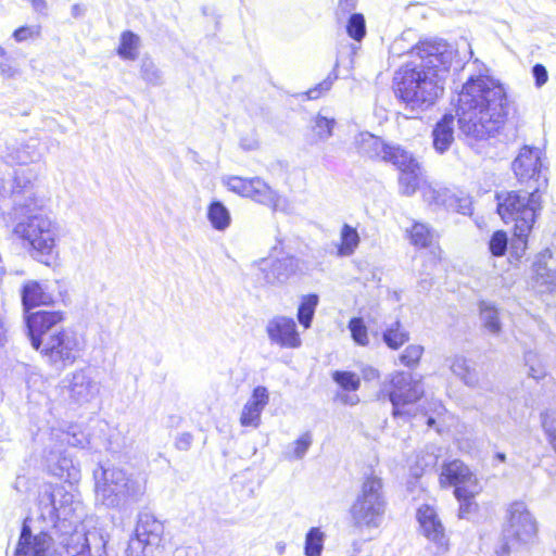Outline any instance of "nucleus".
Returning <instances> with one entry per match:
<instances>
[{
    "mask_svg": "<svg viewBox=\"0 0 556 556\" xmlns=\"http://www.w3.org/2000/svg\"><path fill=\"white\" fill-rule=\"evenodd\" d=\"M478 74H471L458 93L456 117L459 136L468 144L494 137L508 116V99L504 86L483 72L486 67L476 60Z\"/></svg>",
    "mask_w": 556,
    "mask_h": 556,
    "instance_id": "obj_1",
    "label": "nucleus"
},
{
    "mask_svg": "<svg viewBox=\"0 0 556 556\" xmlns=\"http://www.w3.org/2000/svg\"><path fill=\"white\" fill-rule=\"evenodd\" d=\"M419 64H406L394 77L395 93L412 109L425 111L443 93L454 49L445 41H422L415 48Z\"/></svg>",
    "mask_w": 556,
    "mask_h": 556,
    "instance_id": "obj_2",
    "label": "nucleus"
},
{
    "mask_svg": "<svg viewBox=\"0 0 556 556\" xmlns=\"http://www.w3.org/2000/svg\"><path fill=\"white\" fill-rule=\"evenodd\" d=\"M12 235L34 261L46 266L58 261L62 227L49 215L25 216L14 225Z\"/></svg>",
    "mask_w": 556,
    "mask_h": 556,
    "instance_id": "obj_3",
    "label": "nucleus"
},
{
    "mask_svg": "<svg viewBox=\"0 0 556 556\" xmlns=\"http://www.w3.org/2000/svg\"><path fill=\"white\" fill-rule=\"evenodd\" d=\"M497 213L507 223H514V239L511 250L521 257L528 244L536 216L542 210V200L538 187L531 191H509L497 195Z\"/></svg>",
    "mask_w": 556,
    "mask_h": 556,
    "instance_id": "obj_4",
    "label": "nucleus"
},
{
    "mask_svg": "<svg viewBox=\"0 0 556 556\" xmlns=\"http://www.w3.org/2000/svg\"><path fill=\"white\" fill-rule=\"evenodd\" d=\"M96 498L106 507H118L126 501L138 502L147 490V478L141 473L127 475L116 467L99 465L93 470Z\"/></svg>",
    "mask_w": 556,
    "mask_h": 556,
    "instance_id": "obj_5",
    "label": "nucleus"
},
{
    "mask_svg": "<svg viewBox=\"0 0 556 556\" xmlns=\"http://www.w3.org/2000/svg\"><path fill=\"white\" fill-rule=\"evenodd\" d=\"M425 388L420 376L395 370L383 379L377 394L379 401H389L392 416L409 420L415 414L413 406L424 396Z\"/></svg>",
    "mask_w": 556,
    "mask_h": 556,
    "instance_id": "obj_6",
    "label": "nucleus"
},
{
    "mask_svg": "<svg viewBox=\"0 0 556 556\" xmlns=\"http://www.w3.org/2000/svg\"><path fill=\"white\" fill-rule=\"evenodd\" d=\"M386 509L382 479L374 473L365 476L361 492L350 508L354 526L367 529L380 527Z\"/></svg>",
    "mask_w": 556,
    "mask_h": 556,
    "instance_id": "obj_7",
    "label": "nucleus"
},
{
    "mask_svg": "<svg viewBox=\"0 0 556 556\" xmlns=\"http://www.w3.org/2000/svg\"><path fill=\"white\" fill-rule=\"evenodd\" d=\"M538 536V522L526 503L516 501L506 509L503 527V544L496 552L498 556H508L510 549L534 543Z\"/></svg>",
    "mask_w": 556,
    "mask_h": 556,
    "instance_id": "obj_8",
    "label": "nucleus"
},
{
    "mask_svg": "<svg viewBox=\"0 0 556 556\" xmlns=\"http://www.w3.org/2000/svg\"><path fill=\"white\" fill-rule=\"evenodd\" d=\"M45 362L54 370L62 372L74 365L84 353L85 341L77 332L60 328L58 332L46 338L42 345L35 348Z\"/></svg>",
    "mask_w": 556,
    "mask_h": 556,
    "instance_id": "obj_9",
    "label": "nucleus"
},
{
    "mask_svg": "<svg viewBox=\"0 0 556 556\" xmlns=\"http://www.w3.org/2000/svg\"><path fill=\"white\" fill-rule=\"evenodd\" d=\"M164 534L163 522L148 511L138 515L135 535L130 538L125 556H154Z\"/></svg>",
    "mask_w": 556,
    "mask_h": 556,
    "instance_id": "obj_10",
    "label": "nucleus"
},
{
    "mask_svg": "<svg viewBox=\"0 0 556 556\" xmlns=\"http://www.w3.org/2000/svg\"><path fill=\"white\" fill-rule=\"evenodd\" d=\"M106 539L98 529H75L71 533H62L59 544L60 556H106Z\"/></svg>",
    "mask_w": 556,
    "mask_h": 556,
    "instance_id": "obj_11",
    "label": "nucleus"
},
{
    "mask_svg": "<svg viewBox=\"0 0 556 556\" xmlns=\"http://www.w3.org/2000/svg\"><path fill=\"white\" fill-rule=\"evenodd\" d=\"M544 153L538 147L523 146L511 163V168L517 180L527 184L531 189L547 184V178L542 176Z\"/></svg>",
    "mask_w": 556,
    "mask_h": 556,
    "instance_id": "obj_12",
    "label": "nucleus"
},
{
    "mask_svg": "<svg viewBox=\"0 0 556 556\" xmlns=\"http://www.w3.org/2000/svg\"><path fill=\"white\" fill-rule=\"evenodd\" d=\"M8 200L15 214L27 216L36 215L35 212L45 205L43 199L37 195L34 182L24 169L15 172Z\"/></svg>",
    "mask_w": 556,
    "mask_h": 556,
    "instance_id": "obj_13",
    "label": "nucleus"
},
{
    "mask_svg": "<svg viewBox=\"0 0 556 556\" xmlns=\"http://www.w3.org/2000/svg\"><path fill=\"white\" fill-rule=\"evenodd\" d=\"M63 393L76 404L92 401L100 391L98 382L92 378L89 368H79L67 374L61 381Z\"/></svg>",
    "mask_w": 556,
    "mask_h": 556,
    "instance_id": "obj_14",
    "label": "nucleus"
},
{
    "mask_svg": "<svg viewBox=\"0 0 556 556\" xmlns=\"http://www.w3.org/2000/svg\"><path fill=\"white\" fill-rule=\"evenodd\" d=\"M63 319V313L60 311H38L28 313L25 316V323L31 346L34 349L41 346L46 338L60 330L61 327H59V324H61Z\"/></svg>",
    "mask_w": 556,
    "mask_h": 556,
    "instance_id": "obj_15",
    "label": "nucleus"
},
{
    "mask_svg": "<svg viewBox=\"0 0 556 556\" xmlns=\"http://www.w3.org/2000/svg\"><path fill=\"white\" fill-rule=\"evenodd\" d=\"M43 458L51 475L73 483L80 478V469L66 448L45 441Z\"/></svg>",
    "mask_w": 556,
    "mask_h": 556,
    "instance_id": "obj_16",
    "label": "nucleus"
},
{
    "mask_svg": "<svg viewBox=\"0 0 556 556\" xmlns=\"http://www.w3.org/2000/svg\"><path fill=\"white\" fill-rule=\"evenodd\" d=\"M266 333L270 343L281 349H298L302 344L296 323L292 317H273L266 325Z\"/></svg>",
    "mask_w": 556,
    "mask_h": 556,
    "instance_id": "obj_17",
    "label": "nucleus"
},
{
    "mask_svg": "<svg viewBox=\"0 0 556 556\" xmlns=\"http://www.w3.org/2000/svg\"><path fill=\"white\" fill-rule=\"evenodd\" d=\"M22 556H55L52 538L45 531L33 534L27 519L24 520L16 549Z\"/></svg>",
    "mask_w": 556,
    "mask_h": 556,
    "instance_id": "obj_18",
    "label": "nucleus"
},
{
    "mask_svg": "<svg viewBox=\"0 0 556 556\" xmlns=\"http://www.w3.org/2000/svg\"><path fill=\"white\" fill-rule=\"evenodd\" d=\"M440 481L442 484L454 485L456 497L467 496L469 493H477L476 478L469 468L460 460H453L446 464L441 472Z\"/></svg>",
    "mask_w": 556,
    "mask_h": 556,
    "instance_id": "obj_19",
    "label": "nucleus"
},
{
    "mask_svg": "<svg viewBox=\"0 0 556 556\" xmlns=\"http://www.w3.org/2000/svg\"><path fill=\"white\" fill-rule=\"evenodd\" d=\"M417 519L424 535L439 548L446 551L448 547V539L435 509L429 505L421 506L417 511Z\"/></svg>",
    "mask_w": 556,
    "mask_h": 556,
    "instance_id": "obj_20",
    "label": "nucleus"
},
{
    "mask_svg": "<svg viewBox=\"0 0 556 556\" xmlns=\"http://www.w3.org/2000/svg\"><path fill=\"white\" fill-rule=\"evenodd\" d=\"M261 270L264 273V279L269 285H283L299 270V260L287 255L276 258L270 263L262 260Z\"/></svg>",
    "mask_w": 556,
    "mask_h": 556,
    "instance_id": "obj_21",
    "label": "nucleus"
},
{
    "mask_svg": "<svg viewBox=\"0 0 556 556\" xmlns=\"http://www.w3.org/2000/svg\"><path fill=\"white\" fill-rule=\"evenodd\" d=\"M269 402V394L265 387L254 388L251 399L244 404L240 424L242 427L257 428L261 424V415Z\"/></svg>",
    "mask_w": 556,
    "mask_h": 556,
    "instance_id": "obj_22",
    "label": "nucleus"
},
{
    "mask_svg": "<svg viewBox=\"0 0 556 556\" xmlns=\"http://www.w3.org/2000/svg\"><path fill=\"white\" fill-rule=\"evenodd\" d=\"M55 494L56 509L60 515L61 528H65V522L70 525L78 521L83 516V505L80 501L75 500L74 494L67 492L62 486L53 489Z\"/></svg>",
    "mask_w": 556,
    "mask_h": 556,
    "instance_id": "obj_23",
    "label": "nucleus"
},
{
    "mask_svg": "<svg viewBox=\"0 0 556 556\" xmlns=\"http://www.w3.org/2000/svg\"><path fill=\"white\" fill-rule=\"evenodd\" d=\"M40 157V152L36 143L11 141L5 146V151L1 159L9 165H26L36 162Z\"/></svg>",
    "mask_w": 556,
    "mask_h": 556,
    "instance_id": "obj_24",
    "label": "nucleus"
},
{
    "mask_svg": "<svg viewBox=\"0 0 556 556\" xmlns=\"http://www.w3.org/2000/svg\"><path fill=\"white\" fill-rule=\"evenodd\" d=\"M454 115L444 114L433 127L432 143L434 150L440 154L445 153L454 142Z\"/></svg>",
    "mask_w": 556,
    "mask_h": 556,
    "instance_id": "obj_25",
    "label": "nucleus"
},
{
    "mask_svg": "<svg viewBox=\"0 0 556 556\" xmlns=\"http://www.w3.org/2000/svg\"><path fill=\"white\" fill-rule=\"evenodd\" d=\"M53 302V298L48 293L41 283L35 280L27 281L22 289V303L25 311H29L36 306L49 305Z\"/></svg>",
    "mask_w": 556,
    "mask_h": 556,
    "instance_id": "obj_26",
    "label": "nucleus"
},
{
    "mask_svg": "<svg viewBox=\"0 0 556 556\" xmlns=\"http://www.w3.org/2000/svg\"><path fill=\"white\" fill-rule=\"evenodd\" d=\"M355 143L357 150L361 154L366 155L370 159H379L383 161V154L387 153L389 149L388 143H386L379 137L374 136L370 132H361L355 138Z\"/></svg>",
    "mask_w": 556,
    "mask_h": 556,
    "instance_id": "obj_27",
    "label": "nucleus"
},
{
    "mask_svg": "<svg viewBox=\"0 0 556 556\" xmlns=\"http://www.w3.org/2000/svg\"><path fill=\"white\" fill-rule=\"evenodd\" d=\"M452 372L457 376L467 387L476 388L479 383V375L475 366L464 356H453L446 359Z\"/></svg>",
    "mask_w": 556,
    "mask_h": 556,
    "instance_id": "obj_28",
    "label": "nucleus"
},
{
    "mask_svg": "<svg viewBox=\"0 0 556 556\" xmlns=\"http://www.w3.org/2000/svg\"><path fill=\"white\" fill-rule=\"evenodd\" d=\"M248 198L274 210L278 207L280 200L278 192L258 177L251 178V191Z\"/></svg>",
    "mask_w": 556,
    "mask_h": 556,
    "instance_id": "obj_29",
    "label": "nucleus"
},
{
    "mask_svg": "<svg viewBox=\"0 0 556 556\" xmlns=\"http://www.w3.org/2000/svg\"><path fill=\"white\" fill-rule=\"evenodd\" d=\"M532 279L543 287L541 291H549L556 287V270L548 268L545 254H539L532 264Z\"/></svg>",
    "mask_w": 556,
    "mask_h": 556,
    "instance_id": "obj_30",
    "label": "nucleus"
},
{
    "mask_svg": "<svg viewBox=\"0 0 556 556\" xmlns=\"http://www.w3.org/2000/svg\"><path fill=\"white\" fill-rule=\"evenodd\" d=\"M38 508L40 511V518L53 525V527L62 530L60 523V515L56 509L55 494L51 486L46 488L39 494Z\"/></svg>",
    "mask_w": 556,
    "mask_h": 556,
    "instance_id": "obj_31",
    "label": "nucleus"
},
{
    "mask_svg": "<svg viewBox=\"0 0 556 556\" xmlns=\"http://www.w3.org/2000/svg\"><path fill=\"white\" fill-rule=\"evenodd\" d=\"M46 441L63 448H66L67 445L84 448L89 444L88 438L83 432H71L61 429H52Z\"/></svg>",
    "mask_w": 556,
    "mask_h": 556,
    "instance_id": "obj_32",
    "label": "nucleus"
},
{
    "mask_svg": "<svg viewBox=\"0 0 556 556\" xmlns=\"http://www.w3.org/2000/svg\"><path fill=\"white\" fill-rule=\"evenodd\" d=\"M140 46V37L131 30H125L119 37L117 55L123 60L136 61L139 56Z\"/></svg>",
    "mask_w": 556,
    "mask_h": 556,
    "instance_id": "obj_33",
    "label": "nucleus"
},
{
    "mask_svg": "<svg viewBox=\"0 0 556 556\" xmlns=\"http://www.w3.org/2000/svg\"><path fill=\"white\" fill-rule=\"evenodd\" d=\"M422 198L429 205L443 206L446 208L454 207L455 197L446 188H433L431 186L422 189Z\"/></svg>",
    "mask_w": 556,
    "mask_h": 556,
    "instance_id": "obj_34",
    "label": "nucleus"
},
{
    "mask_svg": "<svg viewBox=\"0 0 556 556\" xmlns=\"http://www.w3.org/2000/svg\"><path fill=\"white\" fill-rule=\"evenodd\" d=\"M207 219L218 231L226 230L231 223L230 212L220 201L211 202L207 207Z\"/></svg>",
    "mask_w": 556,
    "mask_h": 556,
    "instance_id": "obj_35",
    "label": "nucleus"
},
{
    "mask_svg": "<svg viewBox=\"0 0 556 556\" xmlns=\"http://www.w3.org/2000/svg\"><path fill=\"white\" fill-rule=\"evenodd\" d=\"M383 161L393 164L400 172L408 167H416L418 161L406 150L399 146H389Z\"/></svg>",
    "mask_w": 556,
    "mask_h": 556,
    "instance_id": "obj_36",
    "label": "nucleus"
},
{
    "mask_svg": "<svg viewBox=\"0 0 556 556\" xmlns=\"http://www.w3.org/2000/svg\"><path fill=\"white\" fill-rule=\"evenodd\" d=\"M420 177L421 168L419 163L416 164V167L412 166L401 170L399 176L401 193L407 197L413 195L419 187Z\"/></svg>",
    "mask_w": 556,
    "mask_h": 556,
    "instance_id": "obj_37",
    "label": "nucleus"
},
{
    "mask_svg": "<svg viewBox=\"0 0 556 556\" xmlns=\"http://www.w3.org/2000/svg\"><path fill=\"white\" fill-rule=\"evenodd\" d=\"M408 233L410 243L417 248H428L437 239V233L433 229L427 224L418 222L414 223Z\"/></svg>",
    "mask_w": 556,
    "mask_h": 556,
    "instance_id": "obj_38",
    "label": "nucleus"
},
{
    "mask_svg": "<svg viewBox=\"0 0 556 556\" xmlns=\"http://www.w3.org/2000/svg\"><path fill=\"white\" fill-rule=\"evenodd\" d=\"M319 303L317 294L303 295L298 308V320L305 329L311 328L316 307Z\"/></svg>",
    "mask_w": 556,
    "mask_h": 556,
    "instance_id": "obj_39",
    "label": "nucleus"
},
{
    "mask_svg": "<svg viewBox=\"0 0 556 556\" xmlns=\"http://www.w3.org/2000/svg\"><path fill=\"white\" fill-rule=\"evenodd\" d=\"M383 342L392 350H397L409 340V332L396 320L382 334Z\"/></svg>",
    "mask_w": 556,
    "mask_h": 556,
    "instance_id": "obj_40",
    "label": "nucleus"
},
{
    "mask_svg": "<svg viewBox=\"0 0 556 556\" xmlns=\"http://www.w3.org/2000/svg\"><path fill=\"white\" fill-rule=\"evenodd\" d=\"M340 239L339 255L351 256L359 244V235L356 228L344 224L340 231Z\"/></svg>",
    "mask_w": 556,
    "mask_h": 556,
    "instance_id": "obj_41",
    "label": "nucleus"
},
{
    "mask_svg": "<svg viewBox=\"0 0 556 556\" xmlns=\"http://www.w3.org/2000/svg\"><path fill=\"white\" fill-rule=\"evenodd\" d=\"M480 317L484 328L492 334H498L502 330V324L498 311L488 302L480 303Z\"/></svg>",
    "mask_w": 556,
    "mask_h": 556,
    "instance_id": "obj_42",
    "label": "nucleus"
},
{
    "mask_svg": "<svg viewBox=\"0 0 556 556\" xmlns=\"http://www.w3.org/2000/svg\"><path fill=\"white\" fill-rule=\"evenodd\" d=\"M325 533L320 528L314 527L305 535V556H320L324 549Z\"/></svg>",
    "mask_w": 556,
    "mask_h": 556,
    "instance_id": "obj_43",
    "label": "nucleus"
},
{
    "mask_svg": "<svg viewBox=\"0 0 556 556\" xmlns=\"http://www.w3.org/2000/svg\"><path fill=\"white\" fill-rule=\"evenodd\" d=\"M312 443V433L307 431L285 451L283 457L288 460L302 459L307 453Z\"/></svg>",
    "mask_w": 556,
    "mask_h": 556,
    "instance_id": "obj_44",
    "label": "nucleus"
},
{
    "mask_svg": "<svg viewBox=\"0 0 556 556\" xmlns=\"http://www.w3.org/2000/svg\"><path fill=\"white\" fill-rule=\"evenodd\" d=\"M336 119L318 113L313 121V132L318 140L326 141L332 136Z\"/></svg>",
    "mask_w": 556,
    "mask_h": 556,
    "instance_id": "obj_45",
    "label": "nucleus"
},
{
    "mask_svg": "<svg viewBox=\"0 0 556 556\" xmlns=\"http://www.w3.org/2000/svg\"><path fill=\"white\" fill-rule=\"evenodd\" d=\"M339 64L336 63L333 70L331 73L328 74V76L317 84L315 87L308 89L305 92V96L308 100H317L324 94H326L332 87L333 83L338 79L337 68Z\"/></svg>",
    "mask_w": 556,
    "mask_h": 556,
    "instance_id": "obj_46",
    "label": "nucleus"
},
{
    "mask_svg": "<svg viewBox=\"0 0 556 556\" xmlns=\"http://www.w3.org/2000/svg\"><path fill=\"white\" fill-rule=\"evenodd\" d=\"M526 365L529 367V377L533 378L536 381L542 380L546 377V369L544 364L542 363L540 356L532 351H529L525 354Z\"/></svg>",
    "mask_w": 556,
    "mask_h": 556,
    "instance_id": "obj_47",
    "label": "nucleus"
},
{
    "mask_svg": "<svg viewBox=\"0 0 556 556\" xmlns=\"http://www.w3.org/2000/svg\"><path fill=\"white\" fill-rule=\"evenodd\" d=\"M332 379L346 391H356L361 386L359 378L352 371L336 370L332 372Z\"/></svg>",
    "mask_w": 556,
    "mask_h": 556,
    "instance_id": "obj_48",
    "label": "nucleus"
},
{
    "mask_svg": "<svg viewBox=\"0 0 556 556\" xmlns=\"http://www.w3.org/2000/svg\"><path fill=\"white\" fill-rule=\"evenodd\" d=\"M348 328L355 343L363 346L369 343L367 327L361 317L351 318Z\"/></svg>",
    "mask_w": 556,
    "mask_h": 556,
    "instance_id": "obj_49",
    "label": "nucleus"
},
{
    "mask_svg": "<svg viewBox=\"0 0 556 556\" xmlns=\"http://www.w3.org/2000/svg\"><path fill=\"white\" fill-rule=\"evenodd\" d=\"M346 31L351 38L361 41L366 35V23L363 14L354 13L350 16Z\"/></svg>",
    "mask_w": 556,
    "mask_h": 556,
    "instance_id": "obj_50",
    "label": "nucleus"
},
{
    "mask_svg": "<svg viewBox=\"0 0 556 556\" xmlns=\"http://www.w3.org/2000/svg\"><path fill=\"white\" fill-rule=\"evenodd\" d=\"M141 77L142 79L152 85L159 86L162 84V73L152 60L144 59L141 63Z\"/></svg>",
    "mask_w": 556,
    "mask_h": 556,
    "instance_id": "obj_51",
    "label": "nucleus"
},
{
    "mask_svg": "<svg viewBox=\"0 0 556 556\" xmlns=\"http://www.w3.org/2000/svg\"><path fill=\"white\" fill-rule=\"evenodd\" d=\"M224 184L233 193L248 198L251 191V178L231 176L224 180Z\"/></svg>",
    "mask_w": 556,
    "mask_h": 556,
    "instance_id": "obj_52",
    "label": "nucleus"
},
{
    "mask_svg": "<svg viewBox=\"0 0 556 556\" xmlns=\"http://www.w3.org/2000/svg\"><path fill=\"white\" fill-rule=\"evenodd\" d=\"M424 353V348L419 344H410L406 346L400 355V363L406 367H415Z\"/></svg>",
    "mask_w": 556,
    "mask_h": 556,
    "instance_id": "obj_53",
    "label": "nucleus"
},
{
    "mask_svg": "<svg viewBox=\"0 0 556 556\" xmlns=\"http://www.w3.org/2000/svg\"><path fill=\"white\" fill-rule=\"evenodd\" d=\"M507 235L502 230L495 231L489 243L491 253L494 256H503L507 250Z\"/></svg>",
    "mask_w": 556,
    "mask_h": 556,
    "instance_id": "obj_54",
    "label": "nucleus"
},
{
    "mask_svg": "<svg viewBox=\"0 0 556 556\" xmlns=\"http://www.w3.org/2000/svg\"><path fill=\"white\" fill-rule=\"evenodd\" d=\"M40 33L38 26H22L14 30L13 37L17 42L25 41L29 38L37 37Z\"/></svg>",
    "mask_w": 556,
    "mask_h": 556,
    "instance_id": "obj_55",
    "label": "nucleus"
},
{
    "mask_svg": "<svg viewBox=\"0 0 556 556\" xmlns=\"http://www.w3.org/2000/svg\"><path fill=\"white\" fill-rule=\"evenodd\" d=\"M476 493H469L464 497H456L459 501V518H468L469 514L473 510L475 503L472 502V497Z\"/></svg>",
    "mask_w": 556,
    "mask_h": 556,
    "instance_id": "obj_56",
    "label": "nucleus"
},
{
    "mask_svg": "<svg viewBox=\"0 0 556 556\" xmlns=\"http://www.w3.org/2000/svg\"><path fill=\"white\" fill-rule=\"evenodd\" d=\"M532 75L534 77L535 86L538 88H541L543 85H545L548 79V73L546 67L539 63L532 67Z\"/></svg>",
    "mask_w": 556,
    "mask_h": 556,
    "instance_id": "obj_57",
    "label": "nucleus"
},
{
    "mask_svg": "<svg viewBox=\"0 0 556 556\" xmlns=\"http://www.w3.org/2000/svg\"><path fill=\"white\" fill-rule=\"evenodd\" d=\"M193 437L189 432L179 433L175 440V446L179 451H188L191 447Z\"/></svg>",
    "mask_w": 556,
    "mask_h": 556,
    "instance_id": "obj_58",
    "label": "nucleus"
},
{
    "mask_svg": "<svg viewBox=\"0 0 556 556\" xmlns=\"http://www.w3.org/2000/svg\"><path fill=\"white\" fill-rule=\"evenodd\" d=\"M13 182V178L5 180L3 177H0V200H8L10 197V188Z\"/></svg>",
    "mask_w": 556,
    "mask_h": 556,
    "instance_id": "obj_59",
    "label": "nucleus"
},
{
    "mask_svg": "<svg viewBox=\"0 0 556 556\" xmlns=\"http://www.w3.org/2000/svg\"><path fill=\"white\" fill-rule=\"evenodd\" d=\"M15 68H13L11 66L10 63L8 62H0V74L3 76V77H13L15 75Z\"/></svg>",
    "mask_w": 556,
    "mask_h": 556,
    "instance_id": "obj_60",
    "label": "nucleus"
},
{
    "mask_svg": "<svg viewBox=\"0 0 556 556\" xmlns=\"http://www.w3.org/2000/svg\"><path fill=\"white\" fill-rule=\"evenodd\" d=\"M364 378L366 380H372L379 378V371L376 368L368 367L363 370Z\"/></svg>",
    "mask_w": 556,
    "mask_h": 556,
    "instance_id": "obj_61",
    "label": "nucleus"
},
{
    "mask_svg": "<svg viewBox=\"0 0 556 556\" xmlns=\"http://www.w3.org/2000/svg\"><path fill=\"white\" fill-rule=\"evenodd\" d=\"M240 144L244 150H254L257 148V142L255 140L248 141L245 139H241Z\"/></svg>",
    "mask_w": 556,
    "mask_h": 556,
    "instance_id": "obj_62",
    "label": "nucleus"
},
{
    "mask_svg": "<svg viewBox=\"0 0 556 556\" xmlns=\"http://www.w3.org/2000/svg\"><path fill=\"white\" fill-rule=\"evenodd\" d=\"M463 202H464V204H460V205H459L458 211H459L462 214H467V213H469V211H470V202H469V200H468V199H464V200H463Z\"/></svg>",
    "mask_w": 556,
    "mask_h": 556,
    "instance_id": "obj_63",
    "label": "nucleus"
},
{
    "mask_svg": "<svg viewBox=\"0 0 556 556\" xmlns=\"http://www.w3.org/2000/svg\"><path fill=\"white\" fill-rule=\"evenodd\" d=\"M431 285H432L431 279L424 278V279H420V281H419V286L424 290L429 289L431 287Z\"/></svg>",
    "mask_w": 556,
    "mask_h": 556,
    "instance_id": "obj_64",
    "label": "nucleus"
}]
</instances>
